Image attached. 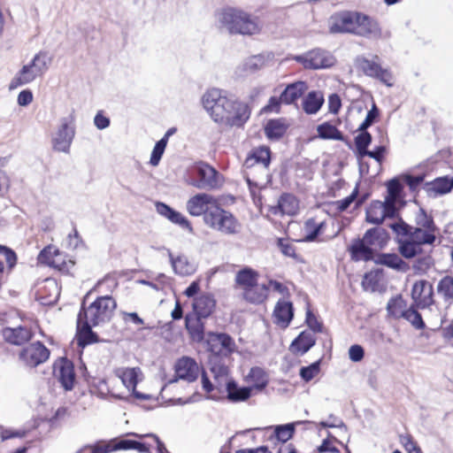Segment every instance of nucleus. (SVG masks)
I'll return each mask as SVG.
<instances>
[{
  "label": "nucleus",
  "instance_id": "nucleus-18",
  "mask_svg": "<svg viewBox=\"0 0 453 453\" xmlns=\"http://www.w3.org/2000/svg\"><path fill=\"white\" fill-rule=\"evenodd\" d=\"M317 338L309 330L304 329L291 342L289 351L296 356H303L316 345Z\"/></svg>",
  "mask_w": 453,
  "mask_h": 453
},
{
  "label": "nucleus",
  "instance_id": "nucleus-49",
  "mask_svg": "<svg viewBox=\"0 0 453 453\" xmlns=\"http://www.w3.org/2000/svg\"><path fill=\"white\" fill-rule=\"evenodd\" d=\"M383 273L382 268H375L370 272H366L362 279V288L366 291L371 289L372 292L376 291L379 285V276Z\"/></svg>",
  "mask_w": 453,
  "mask_h": 453
},
{
  "label": "nucleus",
  "instance_id": "nucleus-61",
  "mask_svg": "<svg viewBox=\"0 0 453 453\" xmlns=\"http://www.w3.org/2000/svg\"><path fill=\"white\" fill-rule=\"evenodd\" d=\"M281 104H284L283 101H281V96H273L269 98L267 104L260 110V114L272 112L280 113L281 110Z\"/></svg>",
  "mask_w": 453,
  "mask_h": 453
},
{
  "label": "nucleus",
  "instance_id": "nucleus-32",
  "mask_svg": "<svg viewBox=\"0 0 453 453\" xmlns=\"http://www.w3.org/2000/svg\"><path fill=\"white\" fill-rule=\"evenodd\" d=\"M265 61L266 59L264 54L250 56L237 67L236 73L242 77L254 74L265 65Z\"/></svg>",
  "mask_w": 453,
  "mask_h": 453
},
{
  "label": "nucleus",
  "instance_id": "nucleus-35",
  "mask_svg": "<svg viewBox=\"0 0 453 453\" xmlns=\"http://www.w3.org/2000/svg\"><path fill=\"white\" fill-rule=\"evenodd\" d=\"M355 132L358 134L354 137L355 148L352 147V150L356 157H364L365 152L369 150L368 148L372 142V135L368 129L362 130L357 127Z\"/></svg>",
  "mask_w": 453,
  "mask_h": 453
},
{
  "label": "nucleus",
  "instance_id": "nucleus-13",
  "mask_svg": "<svg viewBox=\"0 0 453 453\" xmlns=\"http://www.w3.org/2000/svg\"><path fill=\"white\" fill-rule=\"evenodd\" d=\"M381 35V27L377 19L367 14L357 12L355 35L379 39Z\"/></svg>",
  "mask_w": 453,
  "mask_h": 453
},
{
  "label": "nucleus",
  "instance_id": "nucleus-53",
  "mask_svg": "<svg viewBox=\"0 0 453 453\" xmlns=\"http://www.w3.org/2000/svg\"><path fill=\"white\" fill-rule=\"evenodd\" d=\"M401 177L408 186L410 192L417 195L419 191L420 185H424L425 183L426 174L420 173L413 176L409 173H404L401 174Z\"/></svg>",
  "mask_w": 453,
  "mask_h": 453
},
{
  "label": "nucleus",
  "instance_id": "nucleus-8",
  "mask_svg": "<svg viewBox=\"0 0 453 453\" xmlns=\"http://www.w3.org/2000/svg\"><path fill=\"white\" fill-rule=\"evenodd\" d=\"M75 111L72 110L67 117L60 119V126L56 136L52 139L53 150L56 151L69 153L71 144L75 136Z\"/></svg>",
  "mask_w": 453,
  "mask_h": 453
},
{
  "label": "nucleus",
  "instance_id": "nucleus-60",
  "mask_svg": "<svg viewBox=\"0 0 453 453\" xmlns=\"http://www.w3.org/2000/svg\"><path fill=\"white\" fill-rule=\"evenodd\" d=\"M201 383L203 389L207 393V395L204 396L207 400H212L219 402L221 400L220 396H217L216 395L211 394L214 388V384L211 381L206 371H203L201 373Z\"/></svg>",
  "mask_w": 453,
  "mask_h": 453
},
{
  "label": "nucleus",
  "instance_id": "nucleus-4",
  "mask_svg": "<svg viewBox=\"0 0 453 453\" xmlns=\"http://www.w3.org/2000/svg\"><path fill=\"white\" fill-rule=\"evenodd\" d=\"M223 92V90L212 88L202 97L203 108L210 113L213 121L219 124H226L234 105V100L222 95Z\"/></svg>",
  "mask_w": 453,
  "mask_h": 453
},
{
  "label": "nucleus",
  "instance_id": "nucleus-27",
  "mask_svg": "<svg viewBox=\"0 0 453 453\" xmlns=\"http://www.w3.org/2000/svg\"><path fill=\"white\" fill-rule=\"evenodd\" d=\"M185 328L192 341L203 342L205 336V324L203 318L194 316L193 313H187L185 316Z\"/></svg>",
  "mask_w": 453,
  "mask_h": 453
},
{
  "label": "nucleus",
  "instance_id": "nucleus-17",
  "mask_svg": "<svg viewBox=\"0 0 453 453\" xmlns=\"http://www.w3.org/2000/svg\"><path fill=\"white\" fill-rule=\"evenodd\" d=\"M2 334L6 342L15 346L24 345L34 337L33 331L24 326H6L3 329Z\"/></svg>",
  "mask_w": 453,
  "mask_h": 453
},
{
  "label": "nucleus",
  "instance_id": "nucleus-28",
  "mask_svg": "<svg viewBox=\"0 0 453 453\" xmlns=\"http://www.w3.org/2000/svg\"><path fill=\"white\" fill-rule=\"evenodd\" d=\"M226 398L230 403L245 402L252 395L251 388H249V386L240 387L233 378L226 380Z\"/></svg>",
  "mask_w": 453,
  "mask_h": 453
},
{
  "label": "nucleus",
  "instance_id": "nucleus-40",
  "mask_svg": "<svg viewBox=\"0 0 453 453\" xmlns=\"http://www.w3.org/2000/svg\"><path fill=\"white\" fill-rule=\"evenodd\" d=\"M268 286L265 284H262L260 287L258 285L253 288H246L243 293L244 299L252 304H260L263 303L268 296Z\"/></svg>",
  "mask_w": 453,
  "mask_h": 453
},
{
  "label": "nucleus",
  "instance_id": "nucleus-24",
  "mask_svg": "<svg viewBox=\"0 0 453 453\" xmlns=\"http://www.w3.org/2000/svg\"><path fill=\"white\" fill-rule=\"evenodd\" d=\"M272 162V150L267 145H260L253 148L247 155L244 161V166L250 168L254 164H261L265 169H268Z\"/></svg>",
  "mask_w": 453,
  "mask_h": 453
},
{
  "label": "nucleus",
  "instance_id": "nucleus-16",
  "mask_svg": "<svg viewBox=\"0 0 453 453\" xmlns=\"http://www.w3.org/2000/svg\"><path fill=\"white\" fill-rule=\"evenodd\" d=\"M295 316L294 304L291 301L280 299L273 312V322L281 328H287Z\"/></svg>",
  "mask_w": 453,
  "mask_h": 453
},
{
  "label": "nucleus",
  "instance_id": "nucleus-19",
  "mask_svg": "<svg viewBox=\"0 0 453 453\" xmlns=\"http://www.w3.org/2000/svg\"><path fill=\"white\" fill-rule=\"evenodd\" d=\"M370 261L402 273L407 272L410 268L408 263L394 252H376L373 255V259H370Z\"/></svg>",
  "mask_w": 453,
  "mask_h": 453
},
{
  "label": "nucleus",
  "instance_id": "nucleus-43",
  "mask_svg": "<svg viewBox=\"0 0 453 453\" xmlns=\"http://www.w3.org/2000/svg\"><path fill=\"white\" fill-rule=\"evenodd\" d=\"M407 306V302L401 294L392 296L387 303L388 316L395 319H403L402 312Z\"/></svg>",
  "mask_w": 453,
  "mask_h": 453
},
{
  "label": "nucleus",
  "instance_id": "nucleus-38",
  "mask_svg": "<svg viewBox=\"0 0 453 453\" xmlns=\"http://www.w3.org/2000/svg\"><path fill=\"white\" fill-rule=\"evenodd\" d=\"M401 175L395 176L385 182L387 188L386 199L396 200V201H406L404 198L403 186L400 180Z\"/></svg>",
  "mask_w": 453,
  "mask_h": 453
},
{
  "label": "nucleus",
  "instance_id": "nucleus-5",
  "mask_svg": "<svg viewBox=\"0 0 453 453\" xmlns=\"http://www.w3.org/2000/svg\"><path fill=\"white\" fill-rule=\"evenodd\" d=\"M98 325L89 322L87 311L85 309V299H82L81 308L77 315L75 339L77 346L81 349L106 341L100 338L99 334L93 330Z\"/></svg>",
  "mask_w": 453,
  "mask_h": 453
},
{
  "label": "nucleus",
  "instance_id": "nucleus-23",
  "mask_svg": "<svg viewBox=\"0 0 453 453\" xmlns=\"http://www.w3.org/2000/svg\"><path fill=\"white\" fill-rule=\"evenodd\" d=\"M423 188L428 196H439L447 195L453 190V176L444 175L437 177L432 181L425 182Z\"/></svg>",
  "mask_w": 453,
  "mask_h": 453
},
{
  "label": "nucleus",
  "instance_id": "nucleus-30",
  "mask_svg": "<svg viewBox=\"0 0 453 453\" xmlns=\"http://www.w3.org/2000/svg\"><path fill=\"white\" fill-rule=\"evenodd\" d=\"M211 171V174L209 178H191L188 180V183L199 189H218L222 187L224 182L223 175L216 168H207Z\"/></svg>",
  "mask_w": 453,
  "mask_h": 453
},
{
  "label": "nucleus",
  "instance_id": "nucleus-25",
  "mask_svg": "<svg viewBox=\"0 0 453 453\" xmlns=\"http://www.w3.org/2000/svg\"><path fill=\"white\" fill-rule=\"evenodd\" d=\"M175 372H180V378L194 382L198 378V365L193 357L184 356L179 358L174 365Z\"/></svg>",
  "mask_w": 453,
  "mask_h": 453
},
{
  "label": "nucleus",
  "instance_id": "nucleus-63",
  "mask_svg": "<svg viewBox=\"0 0 453 453\" xmlns=\"http://www.w3.org/2000/svg\"><path fill=\"white\" fill-rule=\"evenodd\" d=\"M429 286H433L429 281L426 280H420L416 281L411 288V299L412 300H418L422 296L425 295L426 291L429 290Z\"/></svg>",
  "mask_w": 453,
  "mask_h": 453
},
{
  "label": "nucleus",
  "instance_id": "nucleus-58",
  "mask_svg": "<svg viewBox=\"0 0 453 453\" xmlns=\"http://www.w3.org/2000/svg\"><path fill=\"white\" fill-rule=\"evenodd\" d=\"M359 185L360 180L356 183L354 189L348 196L332 203L336 205V209L339 212L346 211L350 204L355 202L359 192Z\"/></svg>",
  "mask_w": 453,
  "mask_h": 453
},
{
  "label": "nucleus",
  "instance_id": "nucleus-21",
  "mask_svg": "<svg viewBox=\"0 0 453 453\" xmlns=\"http://www.w3.org/2000/svg\"><path fill=\"white\" fill-rule=\"evenodd\" d=\"M216 300L212 294H203L195 297L192 303V312L194 316L208 319L215 311Z\"/></svg>",
  "mask_w": 453,
  "mask_h": 453
},
{
  "label": "nucleus",
  "instance_id": "nucleus-34",
  "mask_svg": "<svg viewBox=\"0 0 453 453\" xmlns=\"http://www.w3.org/2000/svg\"><path fill=\"white\" fill-rule=\"evenodd\" d=\"M299 202L296 196L291 193H282L277 203V206L273 211L274 214L280 212L282 214L293 215L298 209Z\"/></svg>",
  "mask_w": 453,
  "mask_h": 453
},
{
  "label": "nucleus",
  "instance_id": "nucleus-36",
  "mask_svg": "<svg viewBox=\"0 0 453 453\" xmlns=\"http://www.w3.org/2000/svg\"><path fill=\"white\" fill-rule=\"evenodd\" d=\"M258 273L251 267L245 266L239 270L235 275L236 284L242 287L243 290L246 288H253L257 286Z\"/></svg>",
  "mask_w": 453,
  "mask_h": 453
},
{
  "label": "nucleus",
  "instance_id": "nucleus-10",
  "mask_svg": "<svg viewBox=\"0 0 453 453\" xmlns=\"http://www.w3.org/2000/svg\"><path fill=\"white\" fill-rule=\"evenodd\" d=\"M358 12L341 11L332 14L328 19L330 34L356 33V20Z\"/></svg>",
  "mask_w": 453,
  "mask_h": 453
},
{
  "label": "nucleus",
  "instance_id": "nucleus-62",
  "mask_svg": "<svg viewBox=\"0 0 453 453\" xmlns=\"http://www.w3.org/2000/svg\"><path fill=\"white\" fill-rule=\"evenodd\" d=\"M88 386L94 388L97 391L98 396L102 399H105L108 393H110V388L105 378L94 377Z\"/></svg>",
  "mask_w": 453,
  "mask_h": 453
},
{
  "label": "nucleus",
  "instance_id": "nucleus-2",
  "mask_svg": "<svg viewBox=\"0 0 453 453\" xmlns=\"http://www.w3.org/2000/svg\"><path fill=\"white\" fill-rule=\"evenodd\" d=\"M390 238L389 232L381 225L374 226L368 228L362 237L354 238L348 245L347 251L354 262H370V259H373V255L378 252L373 247L379 250L385 249Z\"/></svg>",
  "mask_w": 453,
  "mask_h": 453
},
{
  "label": "nucleus",
  "instance_id": "nucleus-31",
  "mask_svg": "<svg viewBox=\"0 0 453 453\" xmlns=\"http://www.w3.org/2000/svg\"><path fill=\"white\" fill-rule=\"evenodd\" d=\"M325 103L322 91L311 90L302 100V109L307 115H314L318 113Z\"/></svg>",
  "mask_w": 453,
  "mask_h": 453
},
{
  "label": "nucleus",
  "instance_id": "nucleus-44",
  "mask_svg": "<svg viewBox=\"0 0 453 453\" xmlns=\"http://www.w3.org/2000/svg\"><path fill=\"white\" fill-rule=\"evenodd\" d=\"M142 374L140 367L126 368L120 373H117L118 377L121 380L123 385L134 390L140 382L139 375Z\"/></svg>",
  "mask_w": 453,
  "mask_h": 453
},
{
  "label": "nucleus",
  "instance_id": "nucleus-59",
  "mask_svg": "<svg viewBox=\"0 0 453 453\" xmlns=\"http://www.w3.org/2000/svg\"><path fill=\"white\" fill-rule=\"evenodd\" d=\"M0 255H3L5 258L8 273H12L18 263L16 251L9 246L0 244Z\"/></svg>",
  "mask_w": 453,
  "mask_h": 453
},
{
  "label": "nucleus",
  "instance_id": "nucleus-54",
  "mask_svg": "<svg viewBox=\"0 0 453 453\" xmlns=\"http://www.w3.org/2000/svg\"><path fill=\"white\" fill-rule=\"evenodd\" d=\"M320 370L321 358L309 365L302 366L299 370V376L304 382H309L319 373Z\"/></svg>",
  "mask_w": 453,
  "mask_h": 453
},
{
  "label": "nucleus",
  "instance_id": "nucleus-47",
  "mask_svg": "<svg viewBox=\"0 0 453 453\" xmlns=\"http://www.w3.org/2000/svg\"><path fill=\"white\" fill-rule=\"evenodd\" d=\"M367 96L372 101V106L371 109L367 111L365 119L358 126V127L362 128V130L368 129L373 124L379 122L380 119V110L374 102L372 95L371 93H368Z\"/></svg>",
  "mask_w": 453,
  "mask_h": 453
},
{
  "label": "nucleus",
  "instance_id": "nucleus-29",
  "mask_svg": "<svg viewBox=\"0 0 453 453\" xmlns=\"http://www.w3.org/2000/svg\"><path fill=\"white\" fill-rule=\"evenodd\" d=\"M234 111H231L230 118L226 120V125L230 127H242L250 119L251 108L246 103L234 100Z\"/></svg>",
  "mask_w": 453,
  "mask_h": 453
},
{
  "label": "nucleus",
  "instance_id": "nucleus-3",
  "mask_svg": "<svg viewBox=\"0 0 453 453\" xmlns=\"http://www.w3.org/2000/svg\"><path fill=\"white\" fill-rule=\"evenodd\" d=\"M219 22L232 35L251 36L261 32L258 17L237 7L226 6L222 8L219 14Z\"/></svg>",
  "mask_w": 453,
  "mask_h": 453
},
{
  "label": "nucleus",
  "instance_id": "nucleus-46",
  "mask_svg": "<svg viewBox=\"0 0 453 453\" xmlns=\"http://www.w3.org/2000/svg\"><path fill=\"white\" fill-rule=\"evenodd\" d=\"M415 222L417 226L423 227L430 234H435L439 231L433 216L428 215L426 209L422 207L419 208L418 213L416 215Z\"/></svg>",
  "mask_w": 453,
  "mask_h": 453
},
{
  "label": "nucleus",
  "instance_id": "nucleus-55",
  "mask_svg": "<svg viewBox=\"0 0 453 453\" xmlns=\"http://www.w3.org/2000/svg\"><path fill=\"white\" fill-rule=\"evenodd\" d=\"M305 325L308 326V329L311 333L318 334L322 333L324 331V324L322 321H319L317 316L310 308V304L308 303L306 313H305Z\"/></svg>",
  "mask_w": 453,
  "mask_h": 453
},
{
  "label": "nucleus",
  "instance_id": "nucleus-50",
  "mask_svg": "<svg viewBox=\"0 0 453 453\" xmlns=\"http://www.w3.org/2000/svg\"><path fill=\"white\" fill-rule=\"evenodd\" d=\"M325 226V221L316 223V221L312 218L307 219L305 221V228L307 229L308 232L303 237V241L306 242H314L322 234Z\"/></svg>",
  "mask_w": 453,
  "mask_h": 453
},
{
  "label": "nucleus",
  "instance_id": "nucleus-41",
  "mask_svg": "<svg viewBox=\"0 0 453 453\" xmlns=\"http://www.w3.org/2000/svg\"><path fill=\"white\" fill-rule=\"evenodd\" d=\"M383 205L380 200H372L365 209V221L379 226L383 224Z\"/></svg>",
  "mask_w": 453,
  "mask_h": 453
},
{
  "label": "nucleus",
  "instance_id": "nucleus-14",
  "mask_svg": "<svg viewBox=\"0 0 453 453\" xmlns=\"http://www.w3.org/2000/svg\"><path fill=\"white\" fill-rule=\"evenodd\" d=\"M155 207L159 215L167 219L173 224L179 226L180 228L188 230L189 234H194L191 222L182 213L161 201L156 202Z\"/></svg>",
  "mask_w": 453,
  "mask_h": 453
},
{
  "label": "nucleus",
  "instance_id": "nucleus-56",
  "mask_svg": "<svg viewBox=\"0 0 453 453\" xmlns=\"http://www.w3.org/2000/svg\"><path fill=\"white\" fill-rule=\"evenodd\" d=\"M218 340L219 342V349H222L225 357H229L235 352L236 345L233 337L229 334L219 332Z\"/></svg>",
  "mask_w": 453,
  "mask_h": 453
},
{
  "label": "nucleus",
  "instance_id": "nucleus-42",
  "mask_svg": "<svg viewBox=\"0 0 453 453\" xmlns=\"http://www.w3.org/2000/svg\"><path fill=\"white\" fill-rule=\"evenodd\" d=\"M36 76L37 73L34 70H29V67L22 66L12 79L9 84V89L13 90L19 87L31 83L35 80Z\"/></svg>",
  "mask_w": 453,
  "mask_h": 453
},
{
  "label": "nucleus",
  "instance_id": "nucleus-11",
  "mask_svg": "<svg viewBox=\"0 0 453 453\" xmlns=\"http://www.w3.org/2000/svg\"><path fill=\"white\" fill-rule=\"evenodd\" d=\"M50 356V350L42 342L36 341L23 348L19 357L26 365L35 368L46 362Z\"/></svg>",
  "mask_w": 453,
  "mask_h": 453
},
{
  "label": "nucleus",
  "instance_id": "nucleus-1",
  "mask_svg": "<svg viewBox=\"0 0 453 453\" xmlns=\"http://www.w3.org/2000/svg\"><path fill=\"white\" fill-rule=\"evenodd\" d=\"M388 227L395 234V242L398 244V253L405 259H412L424 251L423 245H434L436 235L428 233L423 227L413 226L404 219L399 223H389Z\"/></svg>",
  "mask_w": 453,
  "mask_h": 453
},
{
  "label": "nucleus",
  "instance_id": "nucleus-20",
  "mask_svg": "<svg viewBox=\"0 0 453 453\" xmlns=\"http://www.w3.org/2000/svg\"><path fill=\"white\" fill-rule=\"evenodd\" d=\"M308 83L305 81H295L288 83L281 91V101L286 105L296 104L299 98L303 97L308 90Z\"/></svg>",
  "mask_w": 453,
  "mask_h": 453
},
{
  "label": "nucleus",
  "instance_id": "nucleus-64",
  "mask_svg": "<svg viewBox=\"0 0 453 453\" xmlns=\"http://www.w3.org/2000/svg\"><path fill=\"white\" fill-rule=\"evenodd\" d=\"M90 449L91 453H111L114 452L111 440L103 444L95 443L93 445L88 444L79 449L77 453L82 452L84 449Z\"/></svg>",
  "mask_w": 453,
  "mask_h": 453
},
{
  "label": "nucleus",
  "instance_id": "nucleus-45",
  "mask_svg": "<svg viewBox=\"0 0 453 453\" xmlns=\"http://www.w3.org/2000/svg\"><path fill=\"white\" fill-rule=\"evenodd\" d=\"M225 219L222 220V226L219 231L225 234H236L241 232L242 224L229 211H223Z\"/></svg>",
  "mask_w": 453,
  "mask_h": 453
},
{
  "label": "nucleus",
  "instance_id": "nucleus-12",
  "mask_svg": "<svg viewBox=\"0 0 453 453\" xmlns=\"http://www.w3.org/2000/svg\"><path fill=\"white\" fill-rule=\"evenodd\" d=\"M310 423H311L310 420H299L286 424L268 426L264 428L256 427L252 428V430H272L273 434L268 437V441H272L275 440L278 442L284 444L295 436L296 426L298 425ZM250 431H251V429L246 430L245 432L247 433Z\"/></svg>",
  "mask_w": 453,
  "mask_h": 453
},
{
  "label": "nucleus",
  "instance_id": "nucleus-33",
  "mask_svg": "<svg viewBox=\"0 0 453 453\" xmlns=\"http://www.w3.org/2000/svg\"><path fill=\"white\" fill-rule=\"evenodd\" d=\"M383 205L382 216L383 222L386 219H395L394 223H399L401 219H403L401 211L406 206V201H396L384 198V201H381Z\"/></svg>",
  "mask_w": 453,
  "mask_h": 453
},
{
  "label": "nucleus",
  "instance_id": "nucleus-15",
  "mask_svg": "<svg viewBox=\"0 0 453 453\" xmlns=\"http://www.w3.org/2000/svg\"><path fill=\"white\" fill-rule=\"evenodd\" d=\"M217 203V199L207 193H198L188 199L187 202V210L192 216L198 217L209 211L208 205Z\"/></svg>",
  "mask_w": 453,
  "mask_h": 453
},
{
  "label": "nucleus",
  "instance_id": "nucleus-51",
  "mask_svg": "<svg viewBox=\"0 0 453 453\" xmlns=\"http://www.w3.org/2000/svg\"><path fill=\"white\" fill-rule=\"evenodd\" d=\"M437 292L443 296L445 302L453 301V276L442 277L437 284Z\"/></svg>",
  "mask_w": 453,
  "mask_h": 453
},
{
  "label": "nucleus",
  "instance_id": "nucleus-57",
  "mask_svg": "<svg viewBox=\"0 0 453 453\" xmlns=\"http://www.w3.org/2000/svg\"><path fill=\"white\" fill-rule=\"evenodd\" d=\"M38 261L41 264L46 265L50 267L58 268L59 271H62L65 267V262H62L61 264H56L53 258L50 246H47L40 251L38 255Z\"/></svg>",
  "mask_w": 453,
  "mask_h": 453
},
{
  "label": "nucleus",
  "instance_id": "nucleus-7",
  "mask_svg": "<svg viewBox=\"0 0 453 453\" xmlns=\"http://www.w3.org/2000/svg\"><path fill=\"white\" fill-rule=\"evenodd\" d=\"M293 59L308 70L327 69L334 66L336 62L335 58L328 50L320 48L296 55Z\"/></svg>",
  "mask_w": 453,
  "mask_h": 453
},
{
  "label": "nucleus",
  "instance_id": "nucleus-48",
  "mask_svg": "<svg viewBox=\"0 0 453 453\" xmlns=\"http://www.w3.org/2000/svg\"><path fill=\"white\" fill-rule=\"evenodd\" d=\"M356 65L364 73L365 75L373 79L378 75L381 67L380 64L365 57L357 58L356 60Z\"/></svg>",
  "mask_w": 453,
  "mask_h": 453
},
{
  "label": "nucleus",
  "instance_id": "nucleus-22",
  "mask_svg": "<svg viewBox=\"0 0 453 453\" xmlns=\"http://www.w3.org/2000/svg\"><path fill=\"white\" fill-rule=\"evenodd\" d=\"M290 125L286 118L270 119L264 125V133L269 141H280L284 137Z\"/></svg>",
  "mask_w": 453,
  "mask_h": 453
},
{
  "label": "nucleus",
  "instance_id": "nucleus-26",
  "mask_svg": "<svg viewBox=\"0 0 453 453\" xmlns=\"http://www.w3.org/2000/svg\"><path fill=\"white\" fill-rule=\"evenodd\" d=\"M317 136L321 140H333L343 142L349 150L352 142L330 121H325L317 126Z\"/></svg>",
  "mask_w": 453,
  "mask_h": 453
},
{
  "label": "nucleus",
  "instance_id": "nucleus-52",
  "mask_svg": "<svg viewBox=\"0 0 453 453\" xmlns=\"http://www.w3.org/2000/svg\"><path fill=\"white\" fill-rule=\"evenodd\" d=\"M276 245L285 257H292L298 263H305V260L296 252V247L290 242H286L284 238L278 237Z\"/></svg>",
  "mask_w": 453,
  "mask_h": 453
},
{
  "label": "nucleus",
  "instance_id": "nucleus-39",
  "mask_svg": "<svg viewBox=\"0 0 453 453\" xmlns=\"http://www.w3.org/2000/svg\"><path fill=\"white\" fill-rule=\"evenodd\" d=\"M226 210L223 209L219 203L213 204L207 212L204 213L203 221L204 223L213 229L219 231V227L222 226V220L225 219L223 211Z\"/></svg>",
  "mask_w": 453,
  "mask_h": 453
},
{
  "label": "nucleus",
  "instance_id": "nucleus-37",
  "mask_svg": "<svg viewBox=\"0 0 453 453\" xmlns=\"http://www.w3.org/2000/svg\"><path fill=\"white\" fill-rule=\"evenodd\" d=\"M248 377L252 382V384L249 386V388H251V391L253 389L263 391L268 386V376L265 370L259 366L251 367Z\"/></svg>",
  "mask_w": 453,
  "mask_h": 453
},
{
  "label": "nucleus",
  "instance_id": "nucleus-9",
  "mask_svg": "<svg viewBox=\"0 0 453 453\" xmlns=\"http://www.w3.org/2000/svg\"><path fill=\"white\" fill-rule=\"evenodd\" d=\"M53 375L65 392L74 388L76 382L75 366L66 356L58 357L52 365Z\"/></svg>",
  "mask_w": 453,
  "mask_h": 453
},
{
  "label": "nucleus",
  "instance_id": "nucleus-6",
  "mask_svg": "<svg viewBox=\"0 0 453 453\" xmlns=\"http://www.w3.org/2000/svg\"><path fill=\"white\" fill-rule=\"evenodd\" d=\"M86 297L87 296L83 299L86 300ZM116 308L117 303L110 295L97 296L88 307L85 305L87 315L88 316V311L91 312L89 322L95 325L110 322Z\"/></svg>",
  "mask_w": 453,
  "mask_h": 453
}]
</instances>
